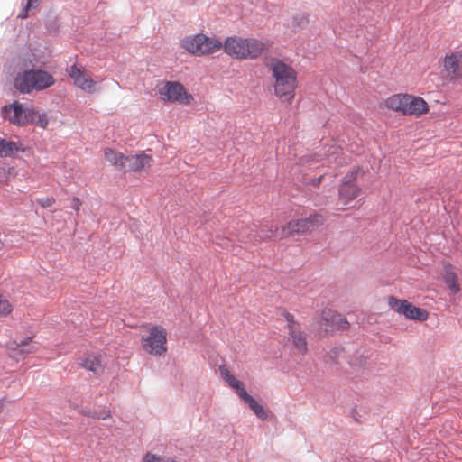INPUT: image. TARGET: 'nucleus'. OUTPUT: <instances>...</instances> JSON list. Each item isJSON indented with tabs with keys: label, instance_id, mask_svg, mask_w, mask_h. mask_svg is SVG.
I'll return each mask as SVG.
<instances>
[{
	"label": "nucleus",
	"instance_id": "f257e3e1",
	"mask_svg": "<svg viewBox=\"0 0 462 462\" xmlns=\"http://www.w3.org/2000/svg\"><path fill=\"white\" fill-rule=\"evenodd\" d=\"M274 79V94L282 102L291 103L295 97L297 72L290 65L273 59L267 65Z\"/></svg>",
	"mask_w": 462,
	"mask_h": 462
},
{
	"label": "nucleus",
	"instance_id": "f03ea898",
	"mask_svg": "<svg viewBox=\"0 0 462 462\" xmlns=\"http://www.w3.org/2000/svg\"><path fill=\"white\" fill-rule=\"evenodd\" d=\"M55 84L54 77L46 70L29 69L19 72L14 79V88L23 94L42 91Z\"/></svg>",
	"mask_w": 462,
	"mask_h": 462
},
{
	"label": "nucleus",
	"instance_id": "7ed1b4c3",
	"mask_svg": "<svg viewBox=\"0 0 462 462\" xmlns=\"http://www.w3.org/2000/svg\"><path fill=\"white\" fill-rule=\"evenodd\" d=\"M180 46L188 52L202 57L220 51L223 42L215 37H208L204 33H197L184 37L180 42Z\"/></svg>",
	"mask_w": 462,
	"mask_h": 462
},
{
	"label": "nucleus",
	"instance_id": "20e7f679",
	"mask_svg": "<svg viewBox=\"0 0 462 462\" xmlns=\"http://www.w3.org/2000/svg\"><path fill=\"white\" fill-rule=\"evenodd\" d=\"M147 334L141 338L142 348L152 356H162L167 352V331L160 325L143 326Z\"/></svg>",
	"mask_w": 462,
	"mask_h": 462
},
{
	"label": "nucleus",
	"instance_id": "39448f33",
	"mask_svg": "<svg viewBox=\"0 0 462 462\" xmlns=\"http://www.w3.org/2000/svg\"><path fill=\"white\" fill-rule=\"evenodd\" d=\"M160 97L164 102L189 105L193 100L184 86L177 81H165L158 88Z\"/></svg>",
	"mask_w": 462,
	"mask_h": 462
},
{
	"label": "nucleus",
	"instance_id": "423d86ee",
	"mask_svg": "<svg viewBox=\"0 0 462 462\" xmlns=\"http://www.w3.org/2000/svg\"><path fill=\"white\" fill-rule=\"evenodd\" d=\"M360 173H362V169L357 166L347 172L344 177L338 188V200L343 206H347L359 196L361 189L355 184V181Z\"/></svg>",
	"mask_w": 462,
	"mask_h": 462
},
{
	"label": "nucleus",
	"instance_id": "0eeeda50",
	"mask_svg": "<svg viewBox=\"0 0 462 462\" xmlns=\"http://www.w3.org/2000/svg\"><path fill=\"white\" fill-rule=\"evenodd\" d=\"M389 307L406 319L416 321H425L429 318V313L422 308H418L406 300H400L394 296L388 298Z\"/></svg>",
	"mask_w": 462,
	"mask_h": 462
},
{
	"label": "nucleus",
	"instance_id": "6e6552de",
	"mask_svg": "<svg viewBox=\"0 0 462 462\" xmlns=\"http://www.w3.org/2000/svg\"><path fill=\"white\" fill-rule=\"evenodd\" d=\"M3 115L12 124L24 125L34 121L35 111L32 108H23V105L14 102L3 108Z\"/></svg>",
	"mask_w": 462,
	"mask_h": 462
},
{
	"label": "nucleus",
	"instance_id": "1a4fd4ad",
	"mask_svg": "<svg viewBox=\"0 0 462 462\" xmlns=\"http://www.w3.org/2000/svg\"><path fill=\"white\" fill-rule=\"evenodd\" d=\"M68 73L74 84L82 91L88 94H93L98 91L97 83L86 69L73 64L68 69Z\"/></svg>",
	"mask_w": 462,
	"mask_h": 462
},
{
	"label": "nucleus",
	"instance_id": "9d476101",
	"mask_svg": "<svg viewBox=\"0 0 462 462\" xmlns=\"http://www.w3.org/2000/svg\"><path fill=\"white\" fill-rule=\"evenodd\" d=\"M284 318L287 321L289 340L291 341L298 353L305 355L308 350L307 341L300 324L294 320L293 315L289 312L284 314Z\"/></svg>",
	"mask_w": 462,
	"mask_h": 462
},
{
	"label": "nucleus",
	"instance_id": "9b49d317",
	"mask_svg": "<svg viewBox=\"0 0 462 462\" xmlns=\"http://www.w3.org/2000/svg\"><path fill=\"white\" fill-rule=\"evenodd\" d=\"M320 327H324L326 332L334 329H346L349 323L346 319L331 309H324L320 313V320L318 322Z\"/></svg>",
	"mask_w": 462,
	"mask_h": 462
},
{
	"label": "nucleus",
	"instance_id": "f8f14e48",
	"mask_svg": "<svg viewBox=\"0 0 462 462\" xmlns=\"http://www.w3.org/2000/svg\"><path fill=\"white\" fill-rule=\"evenodd\" d=\"M443 68L452 79H462V50L447 53L443 59Z\"/></svg>",
	"mask_w": 462,
	"mask_h": 462
},
{
	"label": "nucleus",
	"instance_id": "ddd939ff",
	"mask_svg": "<svg viewBox=\"0 0 462 462\" xmlns=\"http://www.w3.org/2000/svg\"><path fill=\"white\" fill-rule=\"evenodd\" d=\"M278 231L276 226H263L259 229H252L247 235H241L240 241L242 243H249L252 245H257L262 242L271 240L275 233Z\"/></svg>",
	"mask_w": 462,
	"mask_h": 462
},
{
	"label": "nucleus",
	"instance_id": "4468645a",
	"mask_svg": "<svg viewBox=\"0 0 462 462\" xmlns=\"http://www.w3.org/2000/svg\"><path fill=\"white\" fill-rule=\"evenodd\" d=\"M126 167L125 171L131 172H141L149 169L152 162L153 158L152 155L140 152L136 154L126 156Z\"/></svg>",
	"mask_w": 462,
	"mask_h": 462
},
{
	"label": "nucleus",
	"instance_id": "2eb2a0df",
	"mask_svg": "<svg viewBox=\"0 0 462 462\" xmlns=\"http://www.w3.org/2000/svg\"><path fill=\"white\" fill-rule=\"evenodd\" d=\"M404 114L405 116L420 117L429 112L428 103L420 97L407 94L405 102Z\"/></svg>",
	"mask_w": 462,
	"mask_h": 462
},
{
	"label": "nucleus",
	"instance_id": "dca6fc26",
	"mask_svg": "<svg viewBox=\"0 0 462 462\" xmlns=\"http://www.w3.org/2000/svg\"><path fill=\"white\" fill-rule=\"evenodd\" d=\"M245 38L240 36L227 37L222 48L225 53L233 59L245 60Z\"/></svg>",
	"mask_w": 462,
	"mask_h": 462
},
{
	"label": "nucleus",
	"instance_id": "f3484780",
	"mask_svg": "<svg viewBox=\"0 0 462 462\" xmlns=\"http://www.w3.org/2000/svg\"><path fill=\"white\" fill-rule=\"evenodd\" d=\"M79 365L95 374H103L105 369L102 356L99 353H85L79 358Z\"/></svg>",
	"mask_w": 462,
	"mask_h": 462
},
{
	"label": "nucleus",
	"instance_id": "a211bd4d",
	"mask_svg": "<svg viewBox=\"0 0 462 462\" xmlns=\"http://www.w3.org/2000/svg\"><path fill=\"white\" fill-rule=\"evenodd\" d=\"M245 60H255L267 49L268 44L256 38H245Z\"/></svg>",
	"mask_w": 462,
	"mask_h": 462
},
{
	"label": "nucleus",
	"instance_id": "6ab92c4d",
	"mask_svg": "<svg viewBox=\"0 0 462 462\" xmlns=\"http://www.w3.org/2000/svg\"><path fill=\"white\" fill-rule=\"evenodd\" d=\"M7 347L14 356H25L29 354L36 352L37 350V347L32 342V337L21 340L20 342H9Z\"/></svg>",
	"mask_w": 462,
	"mask_h": 462
},
{
	"label": "nucleus",
	"instance_id": "aec40b11",
	"mask_svg": "<svg viewBox=\"0 0 462 462\" xmlns=\"http://www.w3.org/2000/svg\"><path fill=\"white\" fill-rule=\"evenodd\" d=\"M406 98H407V94H403V93L393 94V95L388 97L386 99H384L383 106L387 109L393 111V112L400 113L403 116L405 104H406L405 103Z\"/></svg>",
	"mask_w": 462,
	"mask_h": 462
},
{
	"label": "nucleus",
	"instance_id": "412c9836",
	"mask_svg": "<svg viewBox=\"0 0 462 462\" xmlns=\"http://www.w3.org/2000/svg\"><path fill=\"white\" fill-rule=\"evenodd\" d=\"M219 372L221 377L225 380V382L234 390H236L237 395L242 398L244 394L242 392H246V390L244 388L242 383L237 380L229 371V369L225 366L221 365L219 367Z\"/></svg>",
	"mask_w": 462,
	"mask_h": 462
},
{
	"label": "nucleus",
	"instance_id": "4be33fe9",
	"mask_svg": "<svg viewBox=\"0 0 462 462\" xmlns=\"http://www.w3.org/2000/svg\"><path fill=\"white\" fill-rule=\"evenodd\" d=\"M104 156L108 162L121 170H125L126 167V156L118 151L111 148H106L104 151Z\"/></svg>",
	"mask_w": 462,
	"mask_h": 462
},
{
	"label": "nucleus",
	"instance_id": "5701e85b",
	"mask_svg": "<svg viewBox=\"0 0 462 462\" xmlns=\"http://www.w3.org/2000/svg\"><path fill=\"white\" fill-rule=\"evenodd\" d=\"M20 150H22L20 143L0 138V157H11L15 152Z\"/></svg>",
	"mask_w": 462,
	"mask_h": 462
},
{
	"label": "nucleus",
	"instance_id": "b1692460",
	"mask_svg": "<svg viewBox=\"0 0 462 462\" xmlns=\"http://www.w3.org/2000/svg\"><path fill=\"white\" fill-rule=\"evenodd\" d=\"M242 393L244 396L241 399L248 404L255 415L262 420L266 419L267 414L263 407L260 405L250 394H248L247 392H242Z\"/></svg>",
	"mask_w": 462,
	"mask_h": 462
},
{
	"label": "nucleus",
	"instance_id": "393cba45",
	"mask_svg": "<svg viewBox=\"0 0 462 462\" xmlns=\"http://www.w3.org/2000/svg\"><path fill=\"white\" fill-rule=\"evenodd\" d=\"M443 279L448 288L453 293H457L460 291V286L457 282V275L450 267L445 270Z\"/></svg>",
	"mask_w": 462,
	"mask_h": 462
},
{
	"label": "nucleus",
	"instance_id": "a878e982",
	"mask_svg": "<svg viewBox=\"0 0 462 462\" xmlns=\"http://www.w3.org/2000/svg\"><path fill=\"white\" fill-rule=\"evenodd\" d=\"M294 234H299L297 226H295V220L288 222L281 229V238L289 237Z\"/></svg>",
	"mask_w": 462,
	"mask_h": 462
},
{
	"label": "nucleus",
	"instance_id": "bb28decb",
	"mask_svg": "<svg viewBox=\"0 0 462 462\" xmlns=\"http://www.w3.org/2000/svg\"><path fill=\"white\" fill-rule=\"evenodd\" d=\"M309 24V16L306 14H298L293 17L292 26L295 29L304 28Z\"/></svg>",
	"mask_w": 462,
	"mask_h": 462
},
{
	"label": "nucleus",
	"instance_id": "cd10ccee",
	"mask_svg": "<svg viewBox=\"0 0 462 462\" xmlns=\"http://www.w3.org/2000/svg\"><path fill=\"white\" fill-rule=\"evenodd\" d=\"M306 220L309 222L310 232L321 226L324 222L323 217L319 214L310 215L309 217H306Z\"/></svg>",
	"mask_w": 462,
	"mask_h": 462
},
{
	"label": "nucleus",
	"instance_id": "c85d7f7f",
	"mask_svg": "<svg viewBox=\"0 0 462 462\" xmlns=\"http://www.w3.org/2000/svg\"><path fill=\"white\" fill-rule=\"evenodd\" d=\"M13 311V306L7 299L0 295V316H7Z\"/></svg>",
	"mask_w": 462,
	"mask_h": 462
},
{
	"label": "nucleus",
	"instance_id": "c756f323",
	"mask_svg": "<svg viewBox=\"0 0 462 462\" xmlns=\"http://www.w3.org/2000/svg\"><path fill=\"white\" fill-rule=\"evenodd\" d=\"M36 119V125L45 129L49 125V119L45 114H39L35 111L34 120Z\"/></svg>",
	"mask_w": 462,
	"mask_h": 462
},
{
	"label": "nucleus",
	"instance_id": "7c9ffc66",
	"mask_svg": "<svg viewBox=\"0 0 462 462\" xmlns=\"http://www.w3.org/2000/svg\"><path fill=\"white\" fill-rule=\"evenodd\" d=\"M166 457H161L156 454L147 452L143 457V462H165Z\"/></svg>",
	"mask_w": 462,
	"mask_h": 462
},
{
	"label": "nucleus",
	"instance_id": "2f4dec72",
	"mask_svg": "<svg viewBox=\"0 0 462 462\" xmlns=\"http://www.w3.org/2000/svg\"><path fill=\"white\" fill-rule=\"evenodd\" d=\"M308 223L309 222L306 220V218L295 220V226H297L298 232L299 233L310 232V227L308 226Z\"/></svg>",
	"mask_w": 462,
	"mask_h": 462
},
{
	"label": "nucleus",
	"instance_id": "473e14b6",
	"mask_svg": "<svg viewBox=\"0 0 462 462\" xmlns=\"http://www.w3.org/2000/svg\"><path fill=\"white\" fill-rule=\"evenodd\" d=\"M37 203L42 208H50L55 204V199L53 197H44L37 199Z\"/></svg>",
	"mask_w": 462,
	"mask_h": 462
},
{
	"label": "nucleus",
	"instance_id": "72a5a7b5",
	"mask_svg": "<svg viewBox=\"0 0 462 462\" xmlns=\"http://www.w3.org/2000/svg\"><path fill=\"white\" fill-rule=\"evenodd\" d=\"M26 1H27V3H26L24 12L19 14V17H21V18H26L28 15L27 14L28 11L31 8L35 7L36 5L39 3V0H26Z\"/></svg>",
	"mask_w": 462,
	"mask_h": 462
},
{
	"label": "nucleus",
	"instance_id": "f704fd0d",
	"mask_svg": "<svg viewBox=\"0 0 462 462\" xmlns=\"http://www.w3.org/2000/svg\"><path fill=\"white\" fill-rule=\"evenodd\" d=\"M81 204L82 203L79 198H77V197L73 198L72 202H71V207L73 209H75L76 211H79L81 207Z\"/></svg>",
	"mask_w": 462,
	"mask_h": 462
},
{
	"label": "nucleus",
	"instance_id": "c9c22d12",
	"mask_svg": "<svg viewBox=\"0 0 462 462\" xmlns=\"http://www.w3.org/2000/svg\"><path fill=\"white\" fill-rule=\"evenodd\" d=\"M322 179H323V175L319 176V178L313 179L312 180V185L313 186H319L321 183Z\"/></svg>",
	"mask_w": 462,
	"mask_h": 462
},
{
	"label": "nucleus",
	"instance_id": "e433bc0d",
	"mask_svg": "<svg viewBox=\"0 0 462 462\" xmlns=\"http://www.w3.org/2000/svg\"><path fill=\"white\" fill-rule=\"evenodd\" d=\"M110 417H111V415H110V412L108 411V412H106V415H105V416H102V417H100V418H101L102 420H106V419L110 418Z\"/></svg>",
	"mask_w": 462,
	"mask_h": 462
},
{
	"label": "nucleus",
	"instance_id": "4c0bfd02",
	"mask_svg": "<svg viewBox=\"0 0 462 462\" xmlns=\"http://www.w3.org/2000/svg\"><path fill=\"white\" fill-rule=\"evenodd\" d=\"M4 408H5V404H4V402H0V414L3 412Z\"/></svg>",
	"mask_w": 462,
	"mask_h": 462
}]
</instances>
